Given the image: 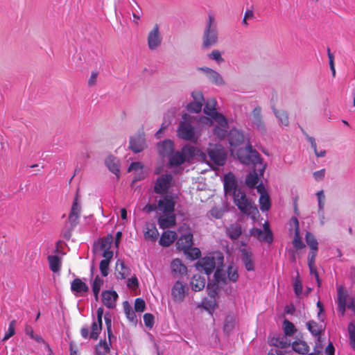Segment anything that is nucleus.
I'll return each mask as SVG.
<instances>
[{"mask_svg":"<svg viewBox=\"0 0 355 355\" xmlns=\"http://www.w3.org/2000/svg\"><path fill=\"white\" fill-rule=\"evenodd\" d=\"M211 118H213L218 123V126H221L223 128H227V121L225 119V117L219 113H216L214 116H213Z\"/></svg>","mask_w":355,"mask_h":355,"instance_id":"50","label":"nucleus"},{"mask_svg":"<svg viewBox=\"0 0 355 355\" xmlns=\"http://www.w3.org/2000/svg\"><path fill=\"white\" fill-rule=\"evenodd\" d=\"M144 322L147 327L152 328L154 324V316L151 313H145Z\"/></svg>","mask_w":355,"mask_h":355,"instance_id":"59","label":"nucleus"},{"mask_svg":"<svg viewBox=\"0 0 355 355\" xmlns=\"http://www.w3.org/2000/svg\"><path fill=\"white\" fill-rule=\"evenodd\" d=\"M157 206L163 214H174L175 201L173 196L165 195L158 200Z\"/></svg>","mask_w":355,"mask_h":355,"instance_id":"13","label":"nucleus"},{"mask_svg":"<svg viewBox=\"0 0 355 355\" xmlns=\"http://www.w3.org/2000/svg\"><path fill=\"white\" fill-rule=\"evenodd\" d=\"M103 279L100 277L98 275H96L92 282V291L94 295V297L96 300H98V294L101 291V286L103 284Z\"/></svg>","mask_w":355,"mask_h":355,"instance_id":"41","label":"nucleus"},{"mask_svg":"<svg viewBox=\"0 0 355 355\" xmlns=\"http://www.w3.org/2000/svg\"><path fill=\"white\" fill-rule=\"evenodd\" d=\"M105 320L107 326L109 342H107L105 340H101L99 343L96 346V355H107L110 350L111 339L114 337L112 331V321L110 318L105 315Z\"/></svg>","mask_w":355,"mask_h":355,"instance_id":"8","label":"nucleus"},{"mask_svg":"<svg viewBox=\"0 0 355 355\" xmlns=\"http://www.w3.org/2000/svg\"><path fill=\"white\" fill-rule=\"evenodd\" d=\"M158 225L162 229L171 227L175 224V216L174 214H163L158 218Z\"/></svg>","mask_w":355,"mask_h":355,"instance_id":"25","label":"nucleus"},{"mask_svg":"<svg viewBox=\"0 0 355 355\" xmlns=\"http://www.w3.org/2000/svg\"><path fill=\"white\" fill-rule=\"evenodd\" d=\"M243 164L250 165L251 171L245 178V184L250 188L258 186L259 180L263 177L266 164L263 163L262 157H236Z\"/></svg>","mask_w":355,"mask_h":355,"instance_id":"2","label":"nucleus"},{"mask_svg":"<svg viewBox=\"0 0 355 355\" xmlns=\"http://www.w3.org/2000/svg\"><path fill=\"white\" fill-rule=\"evenodd\" d=\"M291 224L295 226V236L293 241V246L297 250L302 249L304 247V244L300 236L299 222L297 218L296 217H292Z\"/></svg>","mask_w":355,"mask_h":355,"instance_id":"24","label":"nucleus"},{"mask_svg":"<svg viewBox=\"0 0 355 355\" xmlns=\"http://www.w3.org/2000/svg\"><path fill=\"white\" fill-rule=\"evenodd\" d=\"M146 304L143 299L137 298L135 302V311L137 312H143L145 310Z\"/></svg>","mask_w":355,"mask_h":355,"instance_id":"55","label":"nucleus"},{"mask_svg":"<svg viewBox=\"0 0 355 355\" xmlns=\"http://www.w3.org/2000/svg\"><path fill=\"white\" fill-rule=\"evenodd\" d=\"M228 141L232 147H237L243 144L245 137L242 132L234 128L228 134Z\"/></svg>","mask_w":355,"mask_h":355,"instance_id":"20","label":"nucleus"},{"mask_svg":"<svg viewBox=\"0 0 355 355\" xmlns=\"http://www.w3.org/2000/svg\"><path fill=\"white\" fill-rule=\"evenodd\" d=\"M131 270L125 265L123 261L118 259L116 263V277L118 279H125L130 275Z\"/></svg>","mask_w":355,"mask_h":355,"instance_id":"22","label":"nucleus"},{"mask_svg":"<svg viewBox=\"0 0 355 355\" xmlns=\"http://www.w3.org/2000/svg\"><path fill=\"white\" fill-rule=\"evenodd\" d=\"M123 310L127 318L130 322H135L137 320V316L135 313V311L132 310V306L126 301L123 302Z\"/></svg>","mask_w":355,"mask_h":355,"instance_id":"44","label":"nucleus"},{"mask_svg":"<svg viewBox=\"0 0 355 355\" xmlns=\"http://www.w3.org/2000/svg\"><path fill=\"white\" fill-rule=\"evenodd\" d=\"M200 69L206 73L207 78L212 83L216 85H223L225 84L221 75L215 70L208 67L201 68Z\"/></svg>","mask_w":355,"mask_h":355,"instance_id":"23","label":"nucleus"},{"mask_svg":"<svg viewBox=\"0 0 355 355\" xmlns=\"http://www.w3.org/2000/svg\"><path fill=\"white\" fill-rule=\"evenodd\" d=\"M349 344L352 349H355V327L352 324L349 326Z\"/></svg>","mask_w":355,"mask_h":355,"instance_id":"57","label":"nucleus"},{"mask_svg":"<svg viewBox=\"0 0 355 355\" xmlns=\"http://www.w3.org/2000/svg\"><path fill=\"white\" fill-rule=\"evenodd\" d=\"M49 268L53 272H57L61 268L60 258L57 255H50L48 257Z\"/></svg>","mask_w":355,"mask_h":355,"instance_id":"37","label":"nucleus"},{"mask_svg":"<svg viewBox=\"0 0 355 355\" xmlns=\"http://www.w3.org/2000/svg\"><path fill=\"white\" fill-rule=\"evenodd\" d=\"M211 161L218 166H223L227 160V157H209Z\"/></svg>","mask_w":355,"mask_h":355,"instance_id":"60","label":"nucleus"},{"mask_svg":"<svg viewBox=\"0 0 355 355\" xmlns=\"http://www.w3.org/2000/svg\"><path fill=\"white\" fill-rule=\"evenodd\" d=\"M209 58L217 61L218 62H222L224 60L221 56L220 52L218 50L212 51L211 53L209 55Z\"/></svg>","mask_w":355,"mask_h":355,"instance_id":"61","label":"nucleus"},{"mask_svg":"<svg viewBox=\"0 0 355 355\" xmlns=\"http://www.w3.org/2000/svg\"><path fill=\"white\" fill-rule=\"evenodd\" d=\"M306 327L310 333L314 336H320L322 331V326L313 320L309 321L306 323Z\"/></svg>","mask_w":355,"mask_h":355,"instance_id":"38","label":"nucleus"},{"mask_svg":"<svg viewBox=\"0 0 355 355\" xmlns=\"http://www.w3.org/2000/svg\"><path fill=\"white\" fill-rule=\"evenodd\" d=\"M224 190L227 197H233L234 204L242 213L253 216L258 213L257 207L247 198L245 193L238 188L236 178L232 173L224 176Z\"/></svg>","mask_w":355,"mask_h":355,"instance_id":"1","label":"nucleus"},{"mask_svg":"<svg viewBox=\"0 0 355 355\" xmlns=\"http://www.w3.org/2000/svg\"><path fill=\"white\" fill-rule=\"evenodd\" d=\"M318 209H324L326 196L323 190H320L315 193Z\"/></svg>","mask_w":355,"mask_h":355,"instance_id":"47","label":"nucleus"},{"mask_svg":"<svg viewBox=\"0 0 355 355\" xmlns=\"http://www.w3.org/2000/svg\"><path fill=\"white\" fill-rule=\"evenodd\" d=\"M227 128H223L221 126H216L214 129V133L220 139H223L227 132Z\"/></svg>","mask_w":355,"mask_h":355,"instance_id":"58","label":"nucleus"},{"mask_svg":"<svg viewBox=\"0 0 355 355\" xmlns=\"http://www.w3.org/2000/svg\"><path fill=\"white\" fill-rule=\"evenodd\" d=\"M216 105H217V102H216V99H214V98L208 99L207 101L205 106L204 107V112L207 115L212 117L217 113L216 110Z\"/></svg>","mask_w":355,"mask_h":355,"instance_id":"35","label":"nucleus"},{"mask_svg":"<svg viewBox=\"0 0 355 355\" xmlns=\"http://www.w3.org/2000/svg\"><path fill=\"white\" fill-rule=\"evenodd\" d=\"M338 311L344 315L346 309L355 311L354 298L349 295L347 291L343 286H337Z\"/></svg>","mask_w":355,"mask_h":355,"instance_id":"6","label":"nucleus"},{"mask_svg":"<svg viewBox=\"0 0 355 355\" xmlns=\"http://www.w3.org/2000/svg\"><path fill=\"white\" fill-rule=\"evenodd\" d=\"M205 279L200 274L194 275L191 280V286L193 291H200L205 288Z\"/></svg>","mask_w":355,"mask_h":355,"instance_id":"32","label":"nucleus"},{"mask_svg":"<svg viewBox=\"0 0 355 355\" xmlns=\"http://www.w3.org/2000/svg\"><path fill=\"white\" fill-rule=\"evenodd\" d=\"M309 268L310 270V273L314 276V277L318 283V286H320L321 284V282L319 278V275H318V273L316 270V268L315 267V264L314 265H309Z\"/></svg>","mask_w":355,"mask_h":355,"instance_id":"64","label":"nucleus"},{"mask_svg":"<svg viewBox=\"0 0 355 355\" xmlns=\"http://www.w3.org/2000/svg\"><path fill=\"white\" fill-rule=\"evenodd\" d=\"M71 290L76 296L84 297L88 292L89 288L80 279L76 278L71 283Z\"/></svg>","mask_w":355,"mask_h":355,"instance_id":"17","label":"nucleus"},{"mask_svg":"<svg viewBox=\"0 0 355 355\" xmlns=\"http://www.w3.org/2000/svg\"><path fill=\"white\" fill-rule=\"evenodd\" d=\"M242 261L245 268L248 271L254 270V265L252 258V253L246 248L241 250Z\"/></svg>","mask_w":355,"mask_h":355,"instance_id":"26","label":"nucleus"},{"mask_svg":"<svg viewBox=\"0 0 355 355\" xmlns=\"http://www.w3.org/2000/svg\"><path fill=\"white\" fill-rule=\"evenodd\" d=\"M257 191L259 193V206L262 212L267 211L271 207V202L266 189L263 183H260L257 187Z\"/></svg>","mask_w":355,"mask_h":355,"instance_id":"16","label":"nucleus"},{"mask_svg":"<svg viewBox=\"0 0 355 355\" xmlns=\"http://www.w3.org/2000/svg\"><path fill=\"white\" fill-rule=\"evenodd\" d=\"M293 288L295 293L297 296H299L302 293V285L301 281L299 279H296L293 284Z\"/></svg>","mask_w":355,"mask_h":355,"instance_id":"62","label":"nucleus"},{"mask_svg":"<svg viewBox=\"0 0 355 355\" xmlns=\"http://www.w3.org/2000/svg\"><path fill=\"white\" fill-rule=\"evenodd\" d=\"M292 349L300 354H306L309 351V347L305 341L298 340L292 343Z\"/></svg>","mask_w":355,"mask_h":355,"instance_id":"33","label":"nucleus"},{"mask_svg":"<svg viewBox=\"0 0 355 355\" xmlns=\"http://www.w3.org/2000/svg\"><path fill=\"white\" fill-rule=\"evenodd\" d=\"M177 248L184 251V252L188 251L193 245V235L191 233H187L179 238L177 243Z\"/></svg>","mask_w":355,"mask_h":355,"instance_id":"21","label":"nucleus"},{"mask_svg":"<svg viewBox=\"0 0 355 355\" xmlns=\"http://www.w3.org/2000/svg\"><path fill=\"white\" fill-rule=\"evenodd\" d=\"M202 104L199 102H191L187 106V110L191 112L198 113L201 111Z\"/></svg>","mask_w":355,"mask_h":355,"instance_id":"51","label":"nucleus"},{"mask_svg":"<svg viewBox=\"0 0 355 355\" xmlns=\"http://www.w3.org/2000/svg\"><path fill=\"white\" fill-rule=\"evenodd\" d=\"M103 304L108 309H114L116 306V302L118 294L113 290H107L102 292Z\"/></svg>","mask_w":355,"mask_h":355,"instance_id":"19","label":"nucleus"},{"mask_svg":"<svg viewBox=\"0 0 355 355\" xmlns=\"http://www.w3.org/2000/svg\"><path fill=\"white\" fill-rule=\"evenodd\" d=\"M253 123L260 130L264 129V123L262 120L261 110L260 107H256L252 111Z\"/></svg>","mask_w":355,"mask_h":355,"instance_id":"34","label":"nucleus"},{"mask_svg":"<svg viewBox=\"0 0 355 355\" xmlns=\"http://www.w3.org/2000/svg\"><path fill=\"white\" fill-rule=\"evenodd\" d=\"M218 39L217 23L214 16L211 13H209L203 31L202 46L205 49L211 48L218 43Z\"/></svg>","mask_w":355,"mask_h":355,"instance_id":"4","label":"nucleus"},{"mask_svg":"<svg viewBox=\"0 0 355 355\" xmlns=\"http://www.w3.org/2000/svg\"><path fill=\"white\" fill-rule=\"evenodd\" d=\"M162 42V37L159 32V26L155 24L148 36V44L150 49H157Z\"/></svg>","mask_w":355,"mask_h":355,"instance_id":"18","label":"nucleus"},{"mask_svg":"<svg viewBox=\"0 0 355 355\" xmlns=\"http://www.w3.org/2000/svg\"><path fill=\"white\" fill-rule=\"evenodd\" d=\"M272 110H273L275 115L278 119L279 123L282 125H284L285 126L288 125V124H289L288 116V114L286 111L278 110L275 109L274 106L272 107Z\"/></svg>","mask_w":355,"mask_h":355,"instance_id":"39","label":"nucleus"},{"mask_svg":"<svg viewBox=\"0 0 355 355\" xmlns=\"http://www.w3.org/2000/svg\"><path fill=\"white\" fill-rule=\"evenodd\" d=\"M327 55H328L329 61L330 69L332 73V76L335 77L336 76V69H335V64H334V55L332 53H331L329 48L327 49Z\"/></svg>","mask_w":355,"mask_h":355,"instance_id":"56","label":"nucleus"},{"mask_svg":"<svg viewBox=\"0 0 355 355\" xmlns=\"http://www.w3.org/2000/svg\"><path fill=\"white\" fill-rule=\"evenodd\" d=\"M189 258L191 259H196L200 257L201 252L197 248H191L188 251L185 252Z\"/></svg>","mask_w":355,"mask_h":355,"instance_id":"54","label":"nucleus"},{"mask_svg":"<svg viewBox=\"0 0 355 355\" xmlns=\"http://www.w3.org/2000/svg\"><path fill=\"white\" fill-rule=\"evenodd\" d=\"M226 234L232 241L236 240L242 234L241 226L238 223L232 224L227 227Z\"/></svg>","mask_w":355,"mask_h":355,"instance_id":"30","label":"nucleus"},{"mask_svg":"<svg viewBox=\"0 0 355 355\" xmlns=\"http://www.w3.org/2000/svg\"><path fill=\"white\" fill-rule=\"evenodd\" d=\"M105 164L110 171L116 175V178H119L120 175V165L117 157H107Z\"/></svg>","mask_w":355,"mask_h":355,"instance_id":"27","label":"nucleus"},{"mask_svg":"<svg viewBox=\"0 0 355 355\" xmlns=\"http://www.w3.org/2000/svg\"><path fill=\"white\" fill-rule=\"evenodd\" d=\"M15 324H16V320H12L10 322L8 329L4 336L3 340H8L10 337H12L15 334Z\"/></svg>","mask_w":355,"mask_h":355,"instance_id":"52","label":"nucleus"},{"mask_svg":"<svg viewBox=\"0 0 355 355\" xmlns=\"http://www.w3.org/2000/svg\"><path fill=\"white\" fill-rule=\"evenodd\" d=\"M250 233L260 241L271 243L273 241V234L268 222H265L263 225V230L254 227L250 230Z\"/></svg>","mask_w":355,"mask_h":355,"instance_id":"10","label":"nucleus"},{"mask_svg":"<svg viewBox=\"0 0 355 355\" xmlns=\"http://www.w3.org/2000/svg\"><path fill=\"white\" fill-rule=\"evenodd\" d=\"M234 320H234V318L233 316L228 315L226 318L225 321V324H224V327H223L224 331L226 334H229L232 330V329L234 328Z\"/></svg>","mask_w":355,"mask_h":355,"instance_id":"48","label":"nucleus"},{"mask_svg":"<svg viewBox=\"0 0 355 355\" xmlns=\"http://www.w3.org/2000/svg\"><path fill=\"white\" fill-rule=\"evenodd\" d=\"M283 329L284 333L286 336H292L297 331V329L294 324L288 321V320H284L283 322Z\"/></svg>","mask_w":355,"mask_h":355,"instance_id":"43","label":"nucleus"},{"mask_svg":"<svg viewBox=\"0 0 355 355\" xmlns=\"http://www.w3.org/2000/svg\"><path fill=\"white\" fill-rule=\"evenodd\" d=\"M305 239L307 245L310 247L311 250H318V243L313 234L307 232L306 234Z\"/></svg>","mask_w":355,"mask_h":355,"instance_id":"46","label":"nucleus"},{"mask_svg":"<svg viewBox=\"0 0 355 355\" xmlns=\"http://www.w3.org/2000/svg\"><path fill=\"white\" fill-rule=\"evenodd\" d=\"M171 270L175 273L184 275L187 272V267L182 263L179 259H173L171 262Z\"/></svg>","mask_w":355,"mask_h":355,"instance_id":"36","label":"nucleus"},{"mask_svg":"<svg viewBox=\"0 0 355 355\" xmlns=\"http://www.w3.org/2000/svg\"><path fill=\"white\" fill-rule=\"evenodd\" d=\"M196 268L200 272L204 271L207 275H209L216 268L215 259L211 257H203L198 261Z\"/></svg>","mask_w":355,"mask_h":355,"instance_id":"15","label":"nucleus"},{"mask_svg":"<svg viewBox=\"0 0 355 355\" xmlns=\"http://www.w3.org/2000/svg\"><path fill=\"white\" fill-rule=\"evenodd\" d=\"M159 155H205L200 149L191 146L186 145L182 152H176L174 153V144L171 139H166L158 145L157 147Z\"/></svg>","mask_w":355,"mask_h":355,"instance_id":"3","label":"nucleus"},{"mask_svg":"<svg viewBox=\"0 0 355 355\" xmlns=\"http://www.w3.org/2000/svg\"><path fill=\"white\" fill-rule=\"evenodd\" d=\"M103 309L99 307L96 311V319H94L91 327L84 326L81 328L80 334L85 339L97 340L102 329V317Z\"/></svg>","mask_w":355,"mask_h":355,"instance_id":"5","label":"nucleus"},{"mask_svg":"<svg viewBox=\"0 0 355 355\" xmlns=\"http://www.w3.org/2000/svg\"><path fill=\"white\" fill-rule=\"evenodd\" d=\"M173 177L170 174H164L157 178L155 186L154 191L157 194L166 193L171 187Z\"/></svg>","mask_w":355,"mask_h":355,"instance_id":"12","label":"nucleus"},{"mask_svg":"<svg viewBox=\"0 0 355 355\" xmlns=\"http://www.w3.org/2000/svg\"><path fill=\"white\" fill-rule=\"evenodd\" d=\"M214 281L213 282H209L207 286L208 295L213 299L217 295L219 284L226 282L225 273L223 270L217 268L214 272Z\"/></svg>","mask_w":355,"mask_h":355,"instance_id":"9","label":"nucleus"},{"mask_svg":"<svg viewBox=\"0 0 355 355\" xmlns=\"http://www.w3.org/2000/svg\"><path fill=\"white\" fill-rule=\"evenodd\" d=\"M139 282L137 278L134 276L129 279L127 281V286L130 288H135L138 286Z\"/></svg>","mask_w":355,"mask_h":355,"instance_id":"63","label":"nucleus"},{"mask_svg":"<svg viewBox=\"0 0 355 355\" xmlns=\"http://www.w3.org/2000/svg\"><path fill=\"white\" fill-rule=\"evenodd\" d=\"M227 277L230 281L233 282H236L237 281L239 278V274L236 268L232 266H230L227 268Z\"/></svg>","mask_w":355,"mask_h":355,"instance_id":"49","label":"nucleus"},{"mask_svg":"<svg viewBox=\"0 0 355 355\" xmlns=\"http://www.w3.org/2000/svg\"><path fill=\"white\" fill-rule=\"evenodd\" d=\"M187 114L183 116L184 121H180L177 132L178 136L187 141H196L197 137L195 135V130L192 125L187 121Z\"/></svg>","mask_w":355,"mask_h":355,"instance_id":"7","label":"nucleus"},{"mask_svg":"<svg viewBox=\"0 0 355 355\" xmlns=\"http://www.w3.org/2000/svg\"><path fill=\"white\" fill-rule=\"evenodd\" d=\"M109 265L110 262L107 260H101L100 262L99 268L101 273L103 277H107L109 273Z\"/></svg>","mask_w":355,"mask_h":355,"instance_id":"53","label":"nucleus"},{"mask_svg":"<svg viewBox=\"0 0 355 355\" xmlns=\"http://www.w3.org/2000/svg\"><path fill=\"white\" fill-rule=\"evenodd\" d=\"M208 155H226L225 148L221 144H216L210 145L208 148Z\"/></svg>","mask_w":355,"mask_h":355,"instance_id":"42","label":"nucleus"},{"mask_svg":"<svg viewBox=\"0 0 355 355\" xmlns=\"http://www.w3.org/2000/svg\"><path fill=\"white\" fill-rule=\"evenodd\" d=\"M146 146L144 132L142 129L130 138L129 148L134 153H141Z\"/></svg>","mask_w":355,"mask_h":355,"instance_id":"11","label":"nucleus"},{"mask_svg":"<svg viewBox=\"0 0 355 355\" xmlns=\"http://www.w3.org/2000/svg\"><path fill=\"white\" fill-rule=\"evenodd\" d=\"M176 238L177 234L175 232L166 231L162 234L159 243L162 246L168 247L175 241Z\"/></svg>","mask_w":355,"mask_h":355,"instance_id":"29","label":"nucleus"},{"mask_svg":"<svg viewBox=\"0 0 355 355\" xmlns=\"http://www.w3.org/2000/svg\"><path fill=\"white\" fill-rule=\"evenodd\" d=\"M187 291L188 287L186 284L180 281L175 282L171 288V297L173 301L176 302H182Z\"/></svg>","mask_w":355,"mask_h":355,"instance_id":"14","label":"nucleus"},{"mask_svg":"<svg viewBox=\"0 0 355 355\" xmlns=\"http://www.w3.org/2000/svg\"><path fill=\"white\" fill-rule=\"evenodd\" d=\"M144 235L146 240L155 241L157 239L159 232L154 224H148L144 229Z\"/></svg>","mask_w":355,"mask_h":355,"instance_id":"31","label":"nucleus"},{"mask_svg":"<svg viewBox=\"0 0 355 355\" xmlns=\"http://www.w3.org/2000/svg\"><path fill=\"white\" fill-rule=\"evenodd\" d=\"M288 337V336L285 334L272 337L270 340V344L277 347L286 348L291 345V341Z\"/></svg>","mask_w":355,"mask_h":355,"instance_id":"28","label":"nucleus"},{"mask_svg":"<svg viewBox=\"0 0 355 355\" xmlns=\"http://www.w3.org/2000/svg\"><path fill=\"white\" fill-rule=\"evenodd\" d=\"M236 155H259V153L253 148L249 141H248L244 148H240L238 150Z\"/></svg>","mask_w":355,"mask_h":355,"instance_id":"40","label":"nucleus"},{"mask_svg":"<svg viewBox=\"0 0 355 355\" xmlns=\"http://www.w3.org/2000/svg\"><path fill=\"white\" fill-rule=\"evenodd\" d=\"M193 157H170L169 164L171 166H179L187 161L193 159Z\"/></svg>","mask_w":355,"mask_h":355,"instance_id":"45","label":"nucleus"}]
</instances>
